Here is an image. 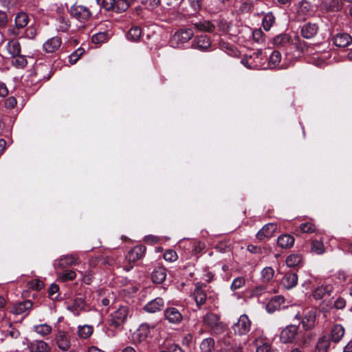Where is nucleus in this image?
<instances>
[{"mask_svg": "<svg viewBox=\"0 0 352 352\" xmlns=\"http://www.w3.org/2000/svg\"><path fill=\"white\" fill-rule=\"evenodd\" d=\"M30 19L25 12H19L14 19V25L10 26L8 29V35L10 36H20L22 32L26 28Z\"/></svg>", "mask_w": 352, "mask_h": 352, "instance_id": "f257e3e1", "label": "nucleus"}, {"mask_svg": "<svg viewBox=\"0 0 352 352\" xmlns=\"http://www.w3.org/2000/svg\"><path fill=\"white\" fill-rule=\"evenodd\" d=\"M203 322L214 334H221L225 331V324L220 321L219 316L216 314L207 313L203 316Z\"/></svg>", "mask_w": 352, "mask_h": 352, "instance_id": "f03ea898", "label": "nucleus"}, {"mask_svg": "<svg viewBox=\"0 0 352 352\" xmlns=\"http://www.w3.org/2000/svg\"><path fill=\"white\" fill-rule=\"evenodd\" d=\"M241 63L248 69H258L263 66V58L262 51L257 50L241 60Z\"/></svg>", "mask_w": 352, "mask_h": 352, "instance_id": "7ed1b4c3", "label": "nucleus"}, {"mask_svg": "<svg viewBox=\"0 0 352 352\" xmlns=\"http://www.w3.org/2000/svg\"><path fill=\"white\" fill-rule=\"evenodd\" d=\"M129 312L127 306H120L111 314L110 325L116 328L122 326L126 321Z\"/></svg>", "mask_w": 352, "mask_h": 352, "instance_id": "20e7f679", "label": "nucleus"}, {"mask_svg": "<svg viewBox=\"0 0 352 352\" xmlns=\"http://www.w3.org/2000/svg\"><path fill=\"white\" fill-rule=\"evenodd\" d=\"M78 256L74 253L70 254H65L61 256L56 261L54 264L55 269L63 270L73 265H76L79 263Z\"/></svg>", "mask_w": 352, "mask_h": 352, "instance_id": "39448f33", "label": "nucleus"}, {"mask_svg": "<svg viewBox=\"0 0 352 352\" xmlns=\"http://www.w3.org/2000/svg\"><path fill=\"white\" fill-rule=\"evenodd\" d=\"M250 328L251 321L245 314L241 315L232 327L234 333L239 336L247 334L250 331Z\"/></svg>", "mask_w": 352, "mask_h": 352, "instance_id": "423d86ee", "label": "nucleus"}, {"mask_svg": "<svg viewBox=\"0 0 352 352\" xmlns=\"http://www.w3.org/2000/svg\"><path fill=\"white\" fill-rule=\"evenodd\" d=\"M298 331V327L295 324H289L285 327L280 333V340L284 343H292L296 339Z\"/></svg>", "mask_w": 352, "mask_h": 352, "instance_id": "0eeeda50", "label": "nucleus"}, {"mask_svg": "<svg viewBox=\"0 0 352 352\" xmlns=\"http://www.w3.org/2000/svg\"><path fill=\"white\" fill-rule=\"evenodd\" d=\"M277 230V225L269 223L263 226L256 233V237L259 241H264L272 237Z\"/></svg>", "mask_w": 352, "mask_h": 352, "instance_id": "6e6552de", "label": "nucleus"}, {"mask_svg": "<svg viewBox=\"0 0 352 352\" xmlns=\"http://www.w3.org/2000/svg\"><path fill=\"white\" fill-rule=\"evenodd\" d=\"M164 318L171 324H178L183 320V316L179 310L175 307H168L164 312Z\"/></svg>", "mask_w": 352, "mask_h": 352, "instance_id": "1a4fd4ad", "label": "nucleus"}, {"mask_svg": "<svg viewBox=\"0 0 352 352\" xmlns=\"http://www.w3.org/2000/svg\"><path fill=\"white\" fill-rule=\"evenodd\" d=\"M319 31V25L316 23L307 22L300 28V34L306 39L315 37Z\"/></svg>", "mask_w": 352, "mask_h": 352, "instance_id": "9d476101", "label": "nucleus"}, {"mask_svg": "<svg viewBox=\"0 0 352 352\" xmlns=\"http://www.w3.org/2000/svg\"><path fill=\"white\" fill-rule=\"evenodd\" d=\"M317 311L315 309L307 310L304 313L301 324L305 331L312 329L316 324Z\"/></svg>", "mask_w": 352, "mask_h": 352, "instance_id": "9b49d317", "label": "nucleus"}, {"mask_svg": "<svg viewBox=\"0 0 352 352\" xmlns=\"http://www.w3.org/2000/svg\"><path fill=\"white\" fill-rule=\"evenodd\" d=\"M146 252V247L142 245H138L131 249L126 256V259L129 263H135L141 259Z\"/></svg>", "mask_w": 352, "mask_h": 352, "instance_id": "f8f14e48", "label": "nucleus"}, {"mask_svg": "<svg viewBox=\"0 0 352 352\" xmlns=\"http://www.w3.org/2000/svg\"><path fill=\"white\" fill-rule=\"evenodd\" d=\"M69 12L72 16L78 20H86L91 16L89 10L87 7L80 5L72 6Z\"/></svg>", "mask_w": 352, "mask_h": 352, "instance_id": "ddd939ff", "label": "nucleus"}, {"mask_svg": "<svg viewBox=\"0 0 352 352\" xmlns=\"http://www.w3.org/2000/svg\"><path fill=\"white\" fill-rule=\"evenodd\" d=\"M194 35V32L190 28L182 29L175 33L173 41L177 44H183L190 41Z\"/></svg>", "mask_w": 352, "mask_h": 352, "instance_id": "4468645a", "label": "nucleus"}, {"mask_svg": "<svg viewBox=\"0 0 352 352\" xmlns=\"http://www.w3.org/2000/svg\"><path fill=\"white\" fill-rule=\"evenodd\" d=\"M61 44V38L58 36H54L47 40L43 44V50L46 53H54L60 47Z\"/></svg>", "mask_w": 352, "mask_h": 352, "instance_id": "2eb2a0df", "label": "nucleus"}, {"mask_svg": "<svg viewBox=\"0 0 352 352\" xmlns=\"http://www.w3.org/2000/svg\"><path fill=\"white\" fill-rule=\"evenodd\" d=\"M211 45L210 38L206 35H201L196 37L192 43V46L194 49L201 51L207 50Z\"/></svg>", "mask_w": 352, "mask_h": 352, "instance_id": "dca6fc26", "label": "nucleus"}, {"mask_svg": "<svg viewBox=\"0 0 352 352\" xmlns=\"http://www.w3.org/2000/svg\"><path fill=\"white\" fill-rule=\"evenodd\" d=\"M333 44L339 47H346L352 43V37L347 33H338L333 36Z\"/></svg>", "mask_w": 352, "mask_h": 352, "instance_id": "f3484780", "label": "nucleus"}, {"mask_svg": "<svg viewBox=\"0 0 352 352\" xmlns=\"http://www.w3.org/2000/svg\"><path fill=\"white\" fill-rule=\"evenodd\" d=\"M85 305L84 298L79 297L75 298L70 305H67V308L74 316H78L85 309Z\"/></svg>", "mask_w": 352, "mask_h": 352, "instance_id": "a211bd4d", "label": "nucleus"}, {"mask_svg": "<svg viewBox=\"0 0 352 352\" xmlns=\"http://www.w3.org/2000/svg\"><path fill=\"white\" fill-rule=\"evenodd\" d=\"M164 301L162 298L157 297L146 303L144 309L148 313H155L162 309Z\"/></svg>", "mask_w": 352, "mask_h": 352, "instance_id": "6ab92c4d", "label": "nucleus"}, {"mask_svg": "<svg viewBox=\"0 0 352 352\" xmlns=\"http://www.w3.org/2000/svg\"><path fill=\"white\" fill-rule=\"evenodd\" d=\"M298 283V276L294 272H287L281 280L282 285L287 289L294 287Z\"/></svg>", "mask_w": 352, "mask_h": 352, "instance_id": "aec40b11", "label": "nucleus"}, {"mask_svg": "<svg viewBox=\"0 0 352 352\" xmlns=\"http://www.w3.org/2000/svg\"><path fill=\"white\" fill-rule=\"evenodd\" d=\"M284 302L285 298L283 296H274L266 305L267 311L270 314H272L274 311L280 309Z\"/></svg>", "mask_w": 352, "mask_h": 352, "instance_id": "412c9836", "label": "nucleus"}, {"mask_svg": "<svg viewBox=\"0 0 352 352\" xmlns=\"http://www.w3.org/2000/svg\"><path fill=\"white\" fill-rule=\"evenodd\" d=\"M192 296L197 307H199L201 305L205 304L207 299V294L206 291L198 284L195 286Z\"/></svg>", "mask_w": 352, "mask_h": 352, "instance_id": "4be33fe9", "label": "nucleus"}, {"mask_svg": "<svg viewBox=\"0 0 352 352\" xmlns=\"http://www.w3.org/2000/svg\"><path fill=\"white\" fill-rule=\"evenodd\" d=\"M32 307V302L30 300L23 301L14 305L12 310V313L16 315L28 313Z\"/></svg>", "mask_w": 352, "mask_h": 352, "instance_id": "5701e85b", "label": "nucleus"}, {"mask_svg": "<svg viewBox=\"0 0 352 352\" xmlns=\"http://www.w3.org/2000/svg\"><path fill=\"white\" fill-rule=\"evenodd\" d=\"M166 278V270L161 266L157 267L154 269L151 274V279L153 283L161 284Z\"/></svg>", "mask_w": 352, "mask_h": 352, "instance_id": "b1692460", "label": "nucleus"}, {"mask_svg": "<svg viewBox=\"0 0 352 352\" xmlns=\"http://www.w3.org/2000/svg\"><path fill=\"white\" fill-rule=\"evenodd\" d=\"M6 50L10 56L15 57L17 55H19L21 52V44L16 39H12L8 42L6 44Z\"/></svg>", "mask_w": 352, "mask_h": 352, "instance_id": "393cba45", "label": "nucleus"}, {"mask_svg": "<svg viewBox=\"0 0 352 352\" xmlns=\"http://www.w3.org/2000/svg\"><path fill=\"white\" fill-rule=\"evenodd\" d=\"M56 343L60 349L66 351L70 348V340L69 336L64 332H60L56 338Z\"/></svg>", "mask_w": 352, "mask_h": 352, "instance_id": "a878e982", "label": "nucleus"}, {"mask_svg": "<svg viewBox=\"0 0 352 352\" xmlns=\"http://www.w3.org/2000/svg\"><path fill=\"white\" fill-rule=\"evenodd\" d=\"M295 239L293 236L285 234L279 236L277 239L278 245L282 248H290L294 245Z\"/></svg>", "mask_w": 352, "mask_h": 352, "instance_id": "bb28decb", "label": "nucleus"}, {"mask_svg": "<svg viewBox=\"0 0 352 352\" xmlns=\"http://www.w3.org/2000/svg\"><path fill=\"white\" fill-rule=\"evenodd\" d=\"M192 25L201 32H212L215 26L209 21L203 20L192 23Z\"/></svg>", "mask_w": 352, "mask_h": 352, "instance_id": "cd10ccee", "label": "nucleus"}, {"mask_svg": "<svg viewBox=\"0 0 352 352\" xmlns=\"http://www.w3.org/2000/svg\"><path fill=\"white\" fill-rule=\"evenodd\" d=\"M311 11L312 6L311 3L306 1H302L299 3L297 13L298 16H301L302 19H305L307 16L311 14Z\"/></svg>", "mask_w": 352, "mask_h": 352, "instance_id": "c85d7f7f", "label": "nucleus"}, {"mask_svg": "<svg viewBox=\"0 0 352 352\" xmlns=\"http://www.w3.org/2000/svg\"><path fill=\"white\" fill-rule=\"evenodd\" d=\"M344 334V329L341 324H336L331 331V338L334 342H339Z\"/></svg>", "mask_w": 352, "mask_h": 352, "instance_id": "c756f323", "label": "nucleus"}, {"mask_svg": "<svg viewBox=\"0 0 352 352\" xmlns=\"http://www.w3.org/2000/svg\"><path fill=\"white\" fill-rule=\"evenodd\" d=\"M214 340L212 338H207L202 340L200 344V350L201 352H214L215 349Z\"/></svg>", "mask_w": 352, "mask_h": 352, "instance_id": "7c9ffc66", "label": "nucleus"}, {"mask_svg": "<svg viewBox=\"0 0 352 352\" xmlns=\"http://www.w3.org/2000/svg\"><path fill=\"white\" fill-rule=\"evenodd\" d=\"M59 280L63 282L73 280L76 278V273L74 270H66L57 274Z\"/></svg>", "mask_w": 352, "mask_h": 352, "instance_id": "2f4dec72", "label": "nucleus"}, {"mask_svg": "<svg viewBox=\"0 0 352 352\" xmlns=\"http://www.w3.org/2000/svg\"><path fill=\"white\" fill-rule=\"evenodd\" d=\"M302 261V257L300 254H290L286 258V265L289 267H294L301 264Z\"/></svg>", "mask_w": 352, "mask_h": 352, "instance_id": "473e14b6", "label": "nucleus"}, {"mask_svg": "<svg viewBox=\"0 0 352 352\" xmlns=\"http://www.w3.org/2000/svg\"><path fill=\"white\" fill-rule=\"evenodd\" d=\"M70 26L69 20L63 16H59L56 19V28L58 32H66Z\"/></svg>", "mask_w": 352, "mask_h": 352, "instance_id": "72a5a7b5", "label": "nucleus"}, {"mask_svg": "<svg viewBox=\"0 0 352 352\" xmlns=\"http://www.w3.org/2000/svg\"><path fill=\"white\" fill-rule=\"evenodd\" d=\"M330 346L329 338L326 336L320 338L316 344V352H327Z\"/></svg>", "mask_w": 352, "mask_h": 352, "instance_id": "f704fd0d", "label": "nucleus"}, {"mask_svg": "<svg viewBox=\"0 0 352 352\" xmlns=\"http://www.w3.org/2000/svg\"><path fill=\"white\" fill-rule=\"evenodd\" d=\"M281 60V54L276 50H274L270 54L268 60V65L271 68L278 67Z\"/></svg>", "mask_w": 352, "mask_h": 352, "instance_id": "c9c22d12", "label": "nucleus"}, {"mask_svg": "<svg viewBox=\"0 0 352 352\" xmlns=\"http://www.w3.org/2000/svg\"><path fill=\"white\" fill-rule=\"evenodd\" d=\"M142 34L141 28L138 26H133L128 32L126 37L129 40L136 42L138 41Z\"/></svg>", "mask_w": 352, "mask_h": 352, "instance_id": "e433bc0d", "label": "nucleus"}, {"mask_svg": "<svg viewBox=\"0 0 352 352\" xmlns=\"http://www.w3.org/2000/svg\"><path fill=\"white\" fill-rule=\"evenodd\" d=\"M290 42V37L287 34H280L274 38V43L277 47H284Z\"/></svg>", "mask_w": 352, "mask_h": 352, "instance_id": "4c0bfd02", "label": "nucleus"}, {"mask_svg": "<svg viewBox=\"0 0 352 352\" xmlns=\"http://www.w3.org/2000/svg\"><path fill=\"white\" fill-rule=\"evenodd\" d=\"M50 351V345L43 340L36 341L32 346L33 352H49Z\"/></svg>", "mask_w": 352, "mask_h": 352, "instance_id": "58836bf2", "label": "nucleus"}, {"mask_svg": "<svg viewBox=\"0 0 352 352\" xmlns=\"http://www.w3.org/2000/svg\"><path fill=\"white\" fill-rule=\"evenodd\" d=\"M93 333V327L90 325L78 327V335L80 338L87 339Z\"/></svg>", "mask_w": 352, "mask_h": 352, "instance_id": "ea45409f", "label": "nucleus"}, {"mask_svg": "<svg viewBox=\"0 0 352 352\" xmlns=\"http://www.w3.org/2000/svg\"><path fill=\"white\" fill-rule=\"evenodd\" d=\"M133 0H116L113 10L117 12H122L126 10Z\"/></svg>", "mask_w": 352, "mask_h": 352, "instance_id": "a19ab883", "label": "nucleus"}, {"mask_svg": "<svg viewBox=\"0 0 352 352\" xmlns=\"http://www.w3.org/2000/svg\"><path fill=\"white\" fill-rule=\"evenodd\" d=\"M274 21H275V17L272 14V12L267 13L264 16V17L262 20L263 27L264 30L266 31L270 30V29L273 25Z\"/></svg>", "mask_w": 352, "mask_h": 352, "instance_id": "79ce46f5", "label": "nucleus"}, {"mask_svg": "<svg viewBox=\"0 0 352 352\" xmlns=\"http://www.w3.org/2000/svg\"><path fill=\"white\" fill-rule=\"evenodd\" d=\"M34 329L37 333L43 336L50 334L52 331L51 326L47 324L35 325Z\"/></svg>", "mask_w": 352, "mask_h": 352, "instance_id": "37998d69", "label": "nucleus"}, {"mask_svg": "<svg viewBox=\"0 0 352 352\" xmlns=\"http://www.w3.org/2000/svg\"><path fill=\"white\" fill-rule=\"evenodd\" d=\"M311 252L316 254H322L324 252V244L320 241H313L311 246Z\"/></svg>", "mask_w": 352, "mask_h": 352, "instance_id": "c03bdc74", "label": "nucleus"}, {"mask_svg": "<svg viewBox=\"0 0 352 352\" xmlns=\"http://www.w3.org/2000/svg\"><path fill=\"white\" fill-rule=\"evenodd\" d=\"M274 275V270L271 267H265L261 272V278L264 282H269Z\"/></svg>", "mask_w": 352, "mask_h": 352, "instance_id": "a18cd8bd", "label": "nucleus"}, {"mask_svg": "<svg viewBox=\"0 0 352 352\" xmlns=\"http://www.w3.org/2000/svg\"><path fill=\"white\" fill-rule=\"evenodd\" d=\"M22 32L21 37L29 39H34L37 35V30L34 26L26 28Z\"/></svg>", "mask_w": 352, "mask_h": 352, "instance_id": "49530a36", "label": "nucleus"}, {"mask_svg": "<svg viewBox=\"0 0 352 352\" xmlns=\"http://www.w3.org/2000/svg\"><path fill=\"white\" fill-rule=\"evenodd\" d=\"M292 43L295 45L296 48L301 52H304L308 48V45L306 42L300 40L298 36H296L292 41Z\"/></svg>", "mask_w": 352, "mask_h": 352, "instance_id": "de8ad7c7", "label": "nucleus"}, {"mask_svg": "<svg viewBox=\"0 0 352 352\" xmlns=\"http://www.w3.org/2000/svg\"><path fill=\"white\" fill-rule=\"evenodd\" d=\"M15 60L13 61V65L18 68H24L28 65V60L25 56L19 55L14 57Z\"/></svg>", "mask_w": 352, "mask_h": 352, "instance_id": "09e8293b", "label": "nucleus"}, {"mask_svg": "<svg viewBox=\"0 0 352 352\" xmlns=\"http://www.w3.org/2000/svg\"><path fill=\"white\" fill-rule=\"evenodd\" d=\"M252 38L254 41L258 43L262 44L265 41V37L264 33L261 29L255 30L252 32Z\"/></svg>", "mask_w": 352, "mask_h": 352, "instance_id": "8fccbe9b", "label": "nucleus"}, {"mask_svg": "<svg viewBox=\"0 0 352 352\" xmlns=\"http://www.w3.org/2000/svg\"><path fill=\"white\" fill-rule=\"evenodd\" d=\"M85 50L82 48H78L69 56V62L71 64H75L80 56L84 54Z\"/></svg>", "mask_w": 352, "mask_h": 352, "instance_id": "3c124183", "label": "nucleus"}, {"mask_svg": "<svg viewBox=\"0 0 352 352\" xmlns=\"http://www.w3.org/2000/svg\"><path fill=\"white\" fill-rule=\"evenodd\" d=\"M245 279L242 276H239L233 280L230 288L232 291H234L236 289L243 287L245 285Z\"/></svg>", "mask_w": 352, "mask_h": 352, "instance_id": "603ef678", "label": "nucleus"}, {"mask_svg": "<svg viewBox=\"0 0 352 352\" xmlns=\"http://www.w3.org/2000/svg\"><path fill=\"white\" fill-rule=\"evenodd\" d=\"M328 292L327 287H319L313 292V297L316 300L322 299Z\"/></svg>", "mask_w": 352, "mask_h": 352, "instance_id": "864d4df0", "label": "nucleus"}, {"mask_svg": "<svg viewBox=\"0 0 352 352\" xmlns=\"http://www.w3.org/2000/svg\"><path fill=\"white\" fill-rule=\"evenodd\" d=\"M299 228L304 233H313L316 230V226L310 222L301 223Z\"/></svg>", "mask_w": 352, "mask_h": 352, "instance_id": "5fc2aeb1", "label": "nucleus"}, {"mask_svg": "<svg viewBox=\"0 0 352 352\" xmlns=\"http://www.w3.org/2000/svg\"><path fill=\"white\" fill-rule=\"evenodd\" d=\"M96 1L106 10H113L116 4V0H96Z\"/></svg>", "mask_w": 352, "mask_h": 352, "instance_id": "6e6d98bb", "label": "nucleus"}, {"mask_svg": "<svg viewBox=\"0 0 352 352\" xmlns=\"http://www.w3.org/2000/svg\"><path fill=\"white\" fill-rule=\"evenodd\" d=\"M256 344L258 345L256 352H278L276 349H272L271 346L268 343H263L261 345H258V340H255Z\"/></svg>", "mask_w": 352, "mask_h": 352, "instance_id": "4d7b16f0", "label": "nucleus"}, {"mask_svg": "<svg viewBox=\"0 0 352 352\" xmlns=\"http://www.w3.org/2000/svg\"><path fill=\"white\" fill-rule=\"evenodd\" d=\"M164 258L167 261L173 262L177 259V254L175 250L169 249L164 253Z\"/></svg>", "mask_w": 352, "mask_h": 352, "instance_id": "13d9d810", "label": "nucleus"}, {"mask_svg": "<svg viewBox=\"0 0 352 352\" xmlns=\"http://www.w3.org/2000/svg\"><path fill=\"white\" fill-rule=\"evenodd\" d=\"M10 329H8L5 331V337L10 338L12 339H16L20 336V332L15 328L12 327L11 324H10Z\"/></svg>", "mask_w": 352, "mask_h": 352, "instance_id": "bf43d9fd", "label": "nucleus"}, {"mask_svg": "<svg viewBox=\"0 0 352 352\" xmlns=\"http://www.w3.org/2000/svg\"><path fill=\"white\" fill-rule=\"evenodd\" d=\"M29 287L32 289L39 290L43 287V283L38 279H35L28 283Z\"/></svg>", "mask_w": 352, "mask_h": 352, "instance_id": "052dcab7", "label": "nucleus"}, {"mask_svg": "<svg viewBox=\"0 0 352 352\" xmlns=\"http://www.w3.org/2000/svg\"><path fill=\"white\" fill-rule=\"evenodd\" d=\"M160 3V0H145V6L150 10L157 8Z\"/></svg>", "mask_w": 352, "mask_h": 352, "instance_id": "680f3d73", "label": "nucleus"}, {"mask_svg": "<svg viewBox=\"0 0 352 352\" xmlns=\"http://www.w3.org/2000/svg\"><path fill=\"white\" fill-rule=\"evenodd\" d=\"M17 104L16 99L14 96L8 98L5 102V106L6 108L12 109Z\"/></svg>", "mask_w": 352, "mask_h": 352, "instance_id": "e2e57ef3", "label": "nucleus"}, {"mask_svg": "<svg viewBox=\"0 0 352 352\" xmlns=\"http://www.w3.org/2000/svg\"><path fill=\"white\" fill-rule=\"evenodd\" d=\"M192 244V252L194 254H197L200 252L204 248V245L200 241H193Z\"/></svg>", "mask_w": 352, "mask_h": 352, "instance_id": "0e129e2a", "label": "nucleus"}, {"mask_svg": "<svg viewBox=\"0 0 352 352\" xmlns=\"http://www.w3.org/2000/svg\"><path fill=\"white\" fill-rule=\"evenodd\" d=\"M1 4L8 9L12 8L16 5V0H0Z\"/></svg>", "mask_w": 352, "mask_h": 352, "instance_id": "69168bd1", "label": "nucleus"}, {"mask_svg": "<svg viewBox=\"0 0 352 352\" xmlns=\"http://www.w3.org/2000/svg\"><path fill=\"white\" fill-rule=\"evenodd\" d=\"M346 306V300L342 298H338L334 302V307L338 309H342Z\"/></svg>", "mask_w": 352, "mask_h": 352, "instance_id": "338daca9", "label": "nucleus"}, {"mask_svg": "<svg viewBox=\"0 0 352 352\" xmlns=\"http://www.w3.org/2000/svg\"><path fill=\"white\" fill-rule=\"evenodd\" d=\"M168 352H185L178 344H172L167 348Z\"/></svg>", "mask_w": 352, "mask_h": 352, "instance_id": "774afa93", "label": "nucleus"}]
</instances>
